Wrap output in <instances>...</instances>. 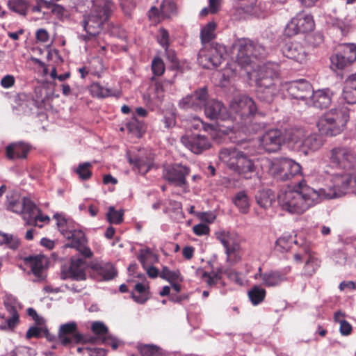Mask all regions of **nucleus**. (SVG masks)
<instances>
[{
    "label": "nucleus",
    "instance_id": "1",
    "mask_svg": "<svg viewBox=\"0 0 356 356\" xmlns=\"http://www.w3.org/2000/svg\"><path fill=\"white\" fill-rule=\"evenodd\" d=\"M328 175L325 185L316 190L305 179L292 188L281 190L277 202L281 210L301 215L323 200L336 199L348 193L351 175L356 172V152L346 146L332 147L327 154Z\"/></svg>",
    "mask_w": 356,
    "mask_h": 356
},
{
    "label": "nucleus",
    "instance_id": "2",
    "mask_svg": "<svg viewBox=\"0 0 356 356\" xmlns=\"http://www.w3.org/2000/svg\"><path fill=\"white\" fill-rule=\"evenodd\" d=\"M232 53L236 63L243 68L250 79H254L257 83L267 81H280L278 79L279 66L277 63H267L257 65L255 60L264 57L265 48L258 42L246 38L239 39L232 46Z\"/></svg>",
    "mask_w": 356,
    "mask_h": 356
},
{
    "label": "nucleus",
    "instance_id": "3",
    "mask_svg": "<svg viewBox=\"0 0 356 356\" xmlns=\"http://www.w3.org/2000/svg\"><path fill=\"white\" fill-rule=\"evenodd\" d=\"M256 111L254 102L246 95L234 97L230 102L229 111L222 102L214 99H208L204 106V114L207 118L216 121H230L233 124L227 127L230 131H245V127L252 122Z\"/></svg>",
    "mask_w": 356,
    "mask_h": 356
},
{
    "label": "nucleus",
    "instance_id": "4",
    "mask_svg": "<svg viewBox=\"0 0 356 356\" xmlns=\"http://www.w3.org/2000/svg\"><path fill=\"white\" fill-rule=\"evenodd\" d=\"M90 9L83 15L81 22L86 33L82 38L86 41L101 33L116 10L111 0H90Z\"/></svg>",
    "mask_w": 356,
    "mask_h": 356
},
{
    "label": "nucleus",
    "instance_id": "5",
    "mask_svg": "<svg viewBox=\"0 0 356 356\" xmlns=\"http://www.w3.org/2000/svg\"><path fill=\"white\" fill-rule=\"evenodd\" d=\"M7 208L8 210L21 214L26 225L42 227V223H48L50 218L41 213L38 207L27 197H21L14 194L7 197Z\"/></svg>",
    "mask_w": 356,
    "mask_h": 356
},
{
    "label": "nucleus",
    "instance_id": "6",
    "mask_svg": "<svg viewBox=\"0 0 356 356\" xmlns=\"http://www.w3.org/2000/svg\"><path fill=\"white\" fill-rule=\"evenodd\" d=\"M219 160L229 169L245 179L251 177L255 171L253 161L246 154L236 147H225L220 150Z\"/></svg>",
    "mask_w": 356,
    "mask_h": 356
},
{
    "label": "nucleus",
    "instance_id": "7",
    "mask_svg": "<svg viewBox=\"0 0 356 356\" xmlns=\"http://www.w3.org/2000/svg\"><path fill=\"white\" fill-rule=\"evenodd\" d=\"M349 118V108L345 105H339L321 116L317 127L321 134L336 136L343 129Z\"/></svg>",
    "mask_w": 356,
    "mask_h": 356
},
{
    "label": "nucleus",
    "instance_id": "8",
    "mask_svg": "<svg viewBox=\"0 0 356 356\" xmlns=\"http://www.w3.org/2000/svg\"><path fill=\"white\" fill-rule=\"evenodd\" d=\"M54 218L59 231L69 241L65 246L75 248L86 258H90L92 252L86 245L87 240L84 232L80 229H69L67 220L59 214H55Z\"/></svg>",
    "mask_w": 356,
    "mask_h": 356
},
{
    "label": "nucleus",
    "instance_id": "9",
    "mask_svg": "<svg viewBox=\"0 0 356 356\" xmlns=\"http://www.w3.org/2000/svg\"><path fill=\"white\" fill-rule=\"evenodd\" d=\"M288 141L305 155L318 150L324 144V140L321 135L313 134L305 136L302 129L289 131Z\"/></svg>",
    "mask_w": 356,
    "mask_h": 356
},
{
    "label": "nucleus",
    "instance_id": "10",
    "mask_svg": "<svg viewBox=\"0 0 356 356\" xmlns=\"http://www.w3.org/2000/svg\"><path fill=\"white\" fill-rule=\"evenodd\" d=\"M227 50L225 46L216 43L204 44L197 56L199 64L206 69H215L221 65Z\"/></svg>",
    "mask_w": 356,
    "mask_h": 356
},
{
    "label": "nucleus",
    "instance_id": "11",
    "mask_svg": "<svg viewBox=\"0 0 356 356\" xmlns=\"http://www.w3.org/2000/svg\"><path fill=\"white\" fill-rule=\"evenodd\" d=\"M222 273L225 274L231 281L237 284H243V279L241 274L232 268L223 270L222 268H218L216 270H213L211 272L208 273L202 268H197L195 272V276L199 278L202 283L209 287H213L218 284H222Z\"/></svg>",
    "mask_w": 356,
    "mask_h": 356
},
{
    "label": "nucleus",
    "instance_id": "12",
    "mask_svg": "<svg viewBox=\"0 0 356 356\" xmlns=\"http://www.w3.org/2000/svg\"><path fill=\"white\" fill-rule=\"evenodd\" d=\"M282 97H291L304 102L307 105V101L309 99L312 92V86L305 79L285 82L281 84Z\"/></svg>",
    "mask_w": 356,
    "mask_h": 356
},
{
    "label": "nucleus",
    "instance_id": "13",
    "mask_svg": "<svg viewBox=\"0 0 356 356\" xmlns=\"http://www.w3.org/2000/svg\"><path fill=\"white\" fill-rule=\"evenodd\" d=\"M266 7L264 3L259 0H234L233 15L238 19L248 16L264 17Z\"/></svg>",
    "mask_w": 356,
    "mask_h": 356
},
{
    "label": "nucleus",
    "instance_id": "14",
    "mask_svg": "<svg viewBox=\"0 0 356 356\" xmlns=\"http://www.w3.org/2000/svg\"><path fill=\"white\" fill-rule=\"evenodd\" d=\"M314 28V22L311 15L305 13H299L286 24L285 35L289 37L293 36L299 33L312 31Z\"/></svg>",
    "mask_w": 356,
    "mask_h": 356
},
{
    "label": "nucleus",
    "instance_id": "15",
    "mask_svg": "<svg viewBox=\"0 0 356 356\" xmlns=\"http://www.w3.org/2000/svg\"><path fill=\"white\" fill-rule=\"evenodd\" d=\"M288 140L281 130L272 129L265 131L259 138V146L267 152L278 151L282 144Z\"/></svg>",
    "mask_w": 356,
    "mask_h": 356
},
{
    "label": "nucleus",
    "instance_id": "16",
    "mask_svg": "<svg viewBox=\"0 0 356 356\" xmlns=\"http://www.w3.org/2000/svg\"><path fill=\"white\" fill-rule=\"evenodd\" d=\"M4 305L10 316L0 325V330L13 331L19 321L18 310L21 309V305L15 296L6 295L4 299Z\"/></svg>",
    "mask_w": 356,
    "mask_h": 356
},
{
    "label": "nucleus",
    "instance_id": "17",
    "mask_svg": "<svg viewBox=\"0 0 356 356\" xmlns=\"http://www.w3.org/2000/svg\"><path fill=\"white\" fill-rule=\"evenodd\" d=\"M208 101V92L206 87L196 90L193 93L188 95L179 102V106L184 110H201L204 108Z\"/></svg>",
    "mask_w": 356,
    "mask_h": 356
},
{
    "label": "nucleus",
    "instance_id": "18",
    "mask_svg": "<svg viewBox=\"0 0 356 356\" xmlns=\"http://www.w3.org/2000/svg\"><path fill=\"white\" fill-rule=\"evenodd\" d=\"M190 173L186 166L175 164L164 165L163 176L170 184L182 187L186 184V177Z\"/></svg>",
    "mask_w": 356,
    "mask_h": 356
},
{
    "label": "nucleus",
    "instance_id": "19",
    "mask_svg": "<svg viewBox=\"0 0 356 356\" xmlns=\"http://www.w3.org/2000/svg\"><path fill=\"white\" fill-rule=\"evenodd\" d=\"M291 271V267L286 266L279 270H270L264 273L259 268L258 273L255 274V279L260 278L262 284L267 287L277 286L287 280V274Z\"/></svg>",
    "mask_w": 356,
    "mask_h": 356
},
{
    "label": "nucleus",
    "instance_id": "20",
    "mask_svg": "<svg viewBox=\"0 0 356 356\" xmlns=\"http://www.w3.org/2000/svg\"><path fill=\"white\" fill-rule=\"evenodd\" d=\"M181 143L195 154H200L211 147L209 139L200 134H186L181 138Z\"/></svg>",
    "mask_w": 356,
    "mask_h": 356
},
{
    "label": "nucleus",
    "instance_id": "21",
    "mask_svg": "<svg viewBox=\"0 0 356 356\" xmlns=\"http://www.w3.org/2000/svg\"><path fill=\"white\" fill-rule=\"evenodd\" d=\"M280 81L267 83V81L257 83V97L265 103H271L275 97L280 95L282 97V86Z\"/></svg>",
    "mask_w": 356,
    "mask_h": 356
},
{
    "label": "nucleus",
    "instance_id": "22",
    "mask_svg": "<svg viewBox=\"0 0 356 356\" xmlns=\"http://www.w3.org/2000/svg\"><path fill=\"white\" fill-rule=\"evenodd\" d=\"M87 267V263L83 259L72 257L70 266L63 269L62 273L63 278L83 280L86 277V270Z\"/></svg>",
    "mask_w": 356,
    "mask_h": 356
},
{
    "label": "nucleus",
    "instance_id": "23",
    "mask_svg": "<svg viewBox=\"0 0 356 356\" xmlns=\"http://www.w3.org/2000/svg\"><path fill=\"white\" fill-rule=\"evenodd\" d=\"M334 92L330 88H323L314 91L312 90L307 105L320 109L327 108L332 103Z\"/></svg>",
    "mask_w": 356,
    "mask_h": 356
},
{
    "label": "nucleus",
    "instance_id": "24",
    "mask_svg": "<svg viewBox=\"0 0 356 356\" xmlns=\"http://www.w3.org/2000/svg\"><path fill=\"white\" fill-rule=\"evenodd\" d=\"M176 4L174 0H163L159 8L152 6L149 11V17L154 22L156 23L165 18L173 16L176 13Z\"/></svg>",
    "mask_w": 356,
    "mask_h": 356
},
{
    "label": "nucleus",
    "instance_id": "25",
    "mask_svg": "<svg viewBox=\"0 0 356 356\" xmlns=\"http://www.w3.org/2000/svg\"><path fill=\"white\" fill-rule=\"evenodd\" d=\"M91 273L99 281H108L116 275L112 264L102 261H93L90 264Z\"/></svg>",
    "mask_w": 356,
    "mask_h": 356
},
{
    "label": "nucleus",
    "instance_id": "26",
    "mask_svg": "<svg viewBox=\"0 0 356 356\" xmlns=\"http://www.w3.org/2000/svg\"><path fill=\"white\" fill-rule=\"evenodd\" d=\"M58 339L63 345L71 346L79 343L82 337L77 332L76 323L70 322L60 325Z\"/></svg>",
    "mask_w": 356,
    "mask_h": 356
},
{
    "label": "nucleus",
    "instance_id": "27",
    "mask_svg": "<svg viewBox=\"0 0 356 356\" xmlns=\"http://www.w3.org/2000/svg\"><path fill=\"white\" fill-rule=\"evenodd\" d=\"M92 331L98 337L97 340L107 346H111L113 350L118 348L120 341L111 336L107 327L100 321L92 323L91 326Z\"/></svg>",
    "mask_w": 356,
    "mask_h": 356
},
{
    "label": "nucleus",
    "instance_id": "28",
    "mask_svg": "<svg viewBox=\"0 0 356 356\" xmlns=\"http://www.w3.org/2000/svg\"><path fill=\"white\" fill-rule=\"evenodd\" d=\"M282 51L284 56L299 63H304L307 60V54L306 51L299 42L286 43Z\"/></svg>",
    "mask_w": 356,
    "mask_h": 356
},
{
    "label": "nucleus",
    "instance_id": "29",
    "mask_svg": "<svg viewBox=\"0 0 356 356\" xmlns=\"http://www.w3.org/2000/svg\"><path fill=\"white\" fill-rule=\"evenodd\" d=\"M30 147L23 142L13 143L6 148V154L10 160L22 159L26 158Z\"/></svg>",
    "mask_w": 356,
    "mask_h": 356
},
{
    "label": "nucleus",
    "instance_id": "30",
    "mask_svg": "<svg viewBox=\"0 0 356 356\" xmlns=\"http://www.w3.org/2000/svg\"><path fill=\"white\" fill-rule=\"evenodd\" d=\"M129 161L133 165L134 169L142 175L146 174L154 164L153 157L150 154L145 156H140L133 158L130 157Z\"/></svg>",
    "mask_w": 356,
    "mask_h": 356
},
{
    "label": "nucleus",
    "instance_id": "31",
    "mask_svg": "<svg viewBox=\"0 0 356 356\" xmlns=\"http://www.w3.org/2000/svg\"><path fill=\"white\" fill-rule=\"evenodd\" d=\"M343 96L349 104H356V73L350 75L345 81Z\"/></svg>",
    "mask_w": 356,
    "mask_h": 356
},
{
    "label": "nucleus",
    "instance_id": "32",
    "mask_svg": "<svg viewBox=\"0 0 356 356\" xmlns=\"http://www.w3.org/2000/svg\"><path fill=\"white\" fill-rule=\"evenodd\" d=\"M284 157L274 158L268 160V172L275 178L281 181H287V175L284 170Z\"/></svg>",
    "mask_w": 356,
    "mask_h": 356
},
{
    "label": "nucleus",
    "instance_id": "33",
    "mask_svg": "<svg viewBox=\"0 0 356 356\" xmlns=\"http://www.w3.org/2000/svg\"><path fill=\"white\" fill-rule=\"evenodd\" d=\"M216 236L222 244L225 250L241 245L238 234L234 232L220 230L216 233Z\"/></svg>",
    "mask_w": 356,
    "mask_h": 356
},
{
    "label": "nucleus",
    "instance_id": "34",
    "mask_svg": "<svg viewBox=\"0 0 356 356\" xmlns=\"http://www.w3.org/2000/svg\"><path fill=\"white\" fill-rule=\"evenodd\" d=\"M33 274L37 277H41L43 270L47 266V259L43 255L29 257L26 259Z\"/></svg>",
    "mask_w": 356,
    "mask_h": 356
},
{
    "label": "nucleus",
    "instance_id": "35",
    "mask_svg": "<svg viewBox=\"0 0 356 356\" xmlns=\"http://www.w3.org/2000/svg\"><path fill=\"white\" fill-rule=\"evenodd\" d=\"M355 61V56L345 57L339 51L330 57L331 67L341 70Z\"/></svg>",
    "mask_w": 356,
    "mask_h": 356
},
{
    "label": "nucleus",
    "instance_id": "36",
    "mask_svg": "<svg viewBox=\"0 0 356 356\" xmlns=\"http://www.w3.org/2000/svg\"><path fill=\"white\" fill-rule=\"evenodd\" d=\"M165 212L172 213L171 216L177 221L182 220L184 218V214L182 211L181 204L179 202L168 200L165 202Z\"/></svg>",
    "mask_w": 356,
    "mask_h": 356
},
{
    "label": "nucleus",
    "instance_id": "37",
    "mask_svg": "<svg viewBox=\"0 0 356 356\" xmlns=\"http://www.w3.org/2000/svg\"><path fill=\"white\" fill-rule=\"evenodd\" d=\"M274 197L275 196L270 189L259 191L255 195L257 203L264 209L271 206Z\"/></svg>",
    "mask_w": 356,
    "mask_h": 356
},
{
    "label": "nucleus",
    "instance_id": "38",
    "mask_svg": "<svg viewBox=\"0 0 356 356\" xmlns=\"http://www.w3.org/2000/svg\"><path fill=\"white\" fill-rule=\"evenodd\" d=\"M282 165L287 175V180L291 179L296 175L301 174L302 168L300 165L291 159L284 158Z\"/></svg>",
    "mask_w": 356,
    "mask_h": 356
},
{
    "label": "nucleus",
    "instance_id": "39",
    "mask_svg": "<svg viewBox=\"0 0 356 356\" xmlns=\"http://www.w3.org/2000/svg\"><path fill=\"white\" fill-rule=\"evenodd\" d=\"M138 259L144 268L157 262L156 255L149 248L140 250Z\"/></svg>",
    "mask_w": 356,
    "mask_h": 356
},
{
    "label": "nucleus",
    "instance_id": "40",
    "mask_svg": "<svg viewBox=\"0 0 356 356\" xmlns=\"http://www.w3.org/2000/svg\"><path fill=\"white\" fill-rule=\"evenodd\" d=\"M233 202L241 213H246L249 211V199L245 191H239L233 198Z\"/></svg>",
    "mask_w": 356,
    "mask_h": 356
},
{
    "label": "nucleus",
    "instance_id": "41",
    "mask_svg": "<svg viewBox=\"0 0 356 356\" xmlns=\"http://www.w3.org/2000/svg\"><path fill=\"white\" fill-rule=\"evenodd\" d=\"M225 252L226 254V262L229 266H234L241 260L242 250L241 245L228 248Z\"/></svg>",
    "mask_w": 356,
    "mask_h": 356
},
{
    "label": "nucleus",
    "instance_id": "42",
    "mask_svg": "<svg viewBox=\"0 0 356 356\" xmlns=\"http://www.w3.org/2000/svg\"><path fill=\"white\" fill-rule=\"evenodd\" d=\"M216 24L214 22L207 24L201 30V40L203 46L211 44L210 41L215 38Z\"/></svg>",
    "mask_w": 356,
    "mask_h": 356
},
{
    "label": "nucleus",
    "instance_id": "43",
    "mask_svg": "<svg viewBox=\"0 0 356 356\" xmlns=\"http://www.w3.org/2000/svg\"><path fill=\"white\" fill-rule=\"evenodd\" d=\"M265 296V289L259 286H254L248 291V297L254 305H257L261 303Z\"/></svg>",
    "mask_w": 356,
    "mask_h": 356
},
{
    "label": "nucleus",
    "instance_id": "44",
    "mask_svg": "<svg viewBox=\"0 0 356 356\" xmlns=\"http://www.w3.org/2000/svg\"><path fill=\"white\" fill-rule=\"evenodd\" d=\"M160 277L167 280L170 283L182 281V277L179 270H171L166 266H164L162 268L160 273Z\"/></svg>",
    "mask_w": 356,
    "mask_h": 356
},
{
    "label": "nucleus",
    "instance_id": "45",
    "mask_svg": "<svg viewBox=\"0 0 356 356\" xmlns=\"http://www.w3.org/2000/svg\"><path fill=\"white\" fill-rule=\"evenodd\" d=\"M90 91L93 96L99 98H105L115 95L111 89L104 87L98 83L92 84Z\"/></svg>",
    "mask_w": 356,
    "mask_h": 356
},
{
    "label": "nucleus",
    "instance_id": "46",
    "mask_svg": "<svg viewBox=\"0 0 356 356\" xmlns=\"http://www.w3.org/2000/svg\"><path fill=\"white\" fill-rule=\"evenodd\" d=\"M91 167L92 164L90 162H84L74 168V172L79 175L80 179L88 180L92 176Z\"/></svg>",
    "mask_w": 356,
    "mask_h": 356
},
{
    "label": "nucleus",
    "instance_id": "47",
    "mask_svg": "<svg viewBox=\"0 0 356 356\" xmlns=\"http://www.w3.org/2000/svg\"><path fill=\"white\" fill-rule=\"evenodd\" d=\"M0 236L2 237V239L0 241V245H6L8 248L12 250H15L18 248L19 241L16 236L3 233L1 231Z\"/></svg>",
    "mask_w": 356,
    "mask_h": 356
},
{
    "label": "nucleus",
    "instance_id": "48",
    "mask_svg": "<svg viewBox=\"0 0 356 356\" xmlns=\"http://www.w3.org/2000/svg\"><path fill=\"white\" fill-rule=\"evenodd\" d=\"M135 289L139 295L136 296L133 293L132 298L136 302L144 303L147 299V284L145 282L137 283L135 286Z\"/></svg>",
    "mask_w": 356,
    "mask_h": 356
},
{
    "label": "nucleus",
    "instance_id": "49",
    "mask_svg": "<svg viewBox=\"0 0 356 356\" xmlns=\"http://www.w3.org/2000/svg\"><path fill=\"white\" fill-rule=\"evenodd\" d=\"M8 6L11 10L21 15H25L26 14L28 4L24 0H9Z\"/></svg>",
    "mask_w": 356,
    "mask_h": 356
},
{
    "label": "nucleus",
    "instance_id": "50",
    "mask_svg": "<svg viewBox=\"0 0 356 356\" xmlns=\"http://www.w3.org/2000/svg\"><path fill=\"white\" fill-rule=\"evenodd\" d=\"M106 218L111 224H120L123 220V211H117L113 207H110L106 213Z\"/></svg>",
    "mask_w": 356,
    "mask_h": 356
},
{
    "label": "nucleus",
    "instance_id": "51",
    "mask_svg": "<svg viewBox=\"0 0 356 356\" xmlns=\"http://www.w3.org/2000/svg\"><path fill=\"white\" fill-rule=\"evenodd\" d=\"M319 266L320 261L314 256L309 255V258L307 260L304 268L305 273L308 275H312Z\"/></svg>",
    "mask_w": 356,
    "mask_h": 356
},
{
    "label": "nucleus",
    "instance_id": "52",
    "mask_svg": "<svg viewBox=\"0 0 356 356\" xmlns=\"http://www.w3.org/2000/svg\"><path fill=\"white\" fill-rule=\"evenodd\" d=\"M187 127L190 129H204V131H208L211 129L212 126L209 124H205L203 121L198 117H193L187 124Z\"/></svg>",
    "mask_w": 356,
    "mask_h": 356
},
{
    "label": "nucleus",
    "instance_id": "53",
    "mask_svg": "<svg viewBox=\"0 0 356 356\" xmlns=\"http://www.w3.org/2000/svg\"><path fill=\"white\" fill-rule=\"evenodd\" d=\"M353 25L352 20L348 17H345L343 19H337L334 24V26L341 31L342 35L348 33Z\"/></svg>",
    "mask_w": 356,
    "mask_h": 356
},
{
    "label": "nucleus",
    "instance_id": "54",
    "mask_svg": "<svg viewBox=\"0 0 356 356\" xmlns=\"http://www.w3.org/2000/svg\"><path fill=\"white\" fill-rule=\"evenodd\" d=\"M170 84V83L167 81L156 82L154 84V94L152 95V99H156L158 102H161L164 96L165 88Z\"/></svg>",
    "mask_w": 356,
    "mask_h": 356
},
{
    "label": "nucleus",
    "instance_id": "55",
    "mask_svg": "<svg viewBox=\"0 0 356 356\" xmlns=\"http://www.w3.org/2000/svg\"><path fill=\"white\" fill-rule=\"evenodd\" d=\"M35 355V350L26 346L16 347L10 353L5 356H33Z\"/></svg>",
    "mask_w": 356,
    "mask_h": 356
},
{
    "label": "nucleus",
    "instance_id": "56",
    "mask_svg": "<svg viewBox=\"0 0 356 356\" xmlns=\"http://www.w3.org/2000/svg\"><path fill=\"white\" fill-rule=\"evenodd\" d=\"M209 4L208 8H204L201 12V16H205L209 13H217L220 8L221 0H209Z\"/></svg>",
    "mask_w": 356,
    "mask_h": 356
},
{
    "label": "nucleus",
    "instance_id": "57",
    "mask_svg": "<svg viewBox=\"0 0 356 356\" xmlns=\"http://www.w3.org/2000/svg\"><path fill=\"white\" fill-rule=\"evenodd\" d=\"M340 51L345 57L355 56L356 60V45L354 44L344 43L340 45Z\"/></svg>",
    "mask_w": 356,
    "mask_h": 356
},
{
    "label": "nucleus",
    "instance_id": "58",
    "mask_svg": "<svg viewBox=\"0 0 356 356\" xmlns=\"http://www.w3.org/2000/svg\"><path fill=\"white\" fill-rule=\"evenodd\" d=\"M152 70L154 74L156 76H160L163 73L165 66L161 58L156 57L153 59L152 63Z\"/></svg>",
    "mask_w": 356,
    "mask_h": 356
},
{
    "label": "nucleus",
    "instance_id": "59",
    "mask_svg": "<svg viewBox=\"0 0 356 356\" xmlns=\"http://www.w3.org/2000/svg\"><path fill=\"white\" fill-rule=\"evenodd\" d=\"M119 2L126 15H129L136 5V0H119Z\"/></svg>",
    "mask_w": 356,
    "mask_h": 356
},
{
    "label": "nucleus",
    "instance_id": "60",
    "mask_svg": "<svg viewBox=\"0 0 356 356\" xmlns=\"http://www.w3.org/2000/svg\"><path fill=\"white\" fill-rule=\"evenodd\" d=\"M292 241L286 237H280L275 243V247L279 251H287L290 249Z\"/></svg>",
    "mask_w": 356,
    "mask_h": 356
},
{
    "label": "nucleus",
    "instance_id": "61",
    "mask_svg": "<svg viewBox=\"0 0 356 356\" xmlns=\"http://www.w3.org/2000/svg\"><path fill=\"white\" fill-rule=\"evenodd\" d=\"M193 231L197 236H200L209 234L210 229L207 225L200 223L193 226Z\"/></svg>",
    "mask_w": 356,
    "mask_h": 356
},
{
    "label": "nucleus",
    "instance_id": "62",
    "mask_svg": "<svg viewBox=\"0 0 356 356\" xmlns=\"http://www.w3.org/2000/svg\"><path fill=\"white\" fill-rule=\"evenodd\" d=\"M158 42L163 48H165V50H167L168 47V33L165 29H161L159 30Z\"/></svg>",
    "mask_w": 356,
    "mask_h": 356
},
{
    "label": "nucleus",
    "instance_id": "63",
    "mask_svg": "<svg viewBox=\"0 0 356 356\" xmlns=\"http://www.w3.org/2000/svg\"><path fill=\"white\" fill-rule=\"evenodd\" d=\"M82 350L86 351L88 355L91 356H104L106 354L105 350L102 348H95L92 350L88 348H77L78 352H81Z\"/></svg>",
    "mask_w": 356,
    "mask_h": 356
},
{
    "label": "nucleus",
    "instance_id": "64",
    "mask_svg": "<svg viewBox=\"0 0 356 356\" xmlns=\"http://www.w3.org/2000/svg\"><path fill=\"white\" fill-rule=\"evenodd\" d=\"M163 122L166 128H171L175 125V115L174 113H167L164 115Z\"/></svg>",
    "mask_w": 356,
    "mask_h": 356
}]
</instances>
